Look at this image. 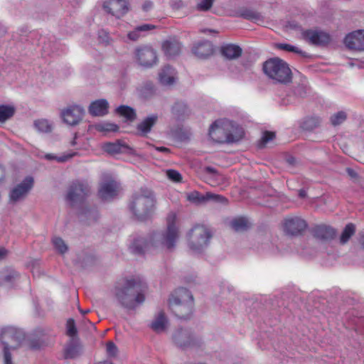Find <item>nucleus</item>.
<instances>
[{"label": "nucleus", "mask_w": 364, "mask_h": 364, "mask_svg": "<svg viewBox=\"0 0 364 364\" xmlns=\"http://www.w3.org/2000/svg\"><path fill=\"white\" fill-rule=\"evenodd\" d=\"M80 345L78 338H71L64 349L65 359H74L80 354Z\"/></svg>", "instance_id": "72a5a7b5"}, {"label": "nucleus", "mask_w": 364, "mask_h": 364, "mask_svg": "<svg viewBox=\"0 0 364 364\" xmlns=\"http://www.w3.org/2000/svg\"><path fill=\"white\" fill-rule=\"evenodd\" d=\"M173 136L180 141H185L189 139V134L183 127H177L172 130Z\"/></svg>", "instance_id": "8fccbe9b"}, {"label": "nucleus", "mask_w": 364, "mask_h": 364, "mask_svg": "<svg viewBox=\"0 0 364 364\" xmlns=\"http://www.w3.org/2000/svg\"><path fill=\"white\" fill-rule=\"evenodd\" d=\"M174 345L182 350L203 349L205 343L203 338L188 328H178L172 334Z\"/></svg>", "instance_id": "0eeeda50"}, {"label": "nucleus", "mask_w": 364, "mask_h": 364, "mask_svg": "<svg viewBox=\"0 0 364 364\" xmlns=\"http://www.w3.org/2000/svg\"><path fill=\"white\" fill-rule=\"evenodd\" d=\"M187 200L198 205L205 204L208 201H213L221 204H227L228 202V200L221 195L215 194L211 192H207L205 194H202L197 191L188 193Z\"/></svg>", "instance_id": "f8f14e48"}, {"label": "nucleus", "mask_w": 364, "mask_h": 364, "mask_svg": "<svg viewBox=\"0 0 364 364\" xmlns=\"http://www.w3.org/2000/svg\"><path fill=\"white\" fill-rule=\"evenodd\" d=\"M301 34L303 39L309 44L319 47L326 46L331 40V36L322 31L309 29Z\"/></svg>", "instance_id": "4468645a"}, {"label": "nucleus", "mask_w": 364, "mask_h": 364, "mask_svg": "<svg viewBox=\"0 0 364 364\" xmlns=\"http://www.w3.org/2000/svg\"><path fill=\"white\" fill-rule=\"evenodd\" d=\"M171 111L176 121H184L191 114L188 106L183 101L175 102L171 107Z\"/></svg>", "instance_id": "cd10ccee"}, {"label": "nucleus", "mask_w": 364, "mask_h": 364, "mask_svg": "<svg viewBox=\"0 0 364 364\" xmlns=\"http://www.w3.org/2000/svg\"><path fill=\"white\" fill-rule=\"evenodd\" d=\"M66 333L71 338H77V330L73 318H69L67 321Z\"/></svg>", "instance_id": "3c124183"}, {"label": "nucleus", "mask_w": 364, "mask_h": 364, "mask_svg": "<svg viewBox=\"0 0 364 364\" xmlns=\"http://www.w3.org/2000/svg\"><path fill=\"white\" fill-rule=\"evenodd\" d=\"M294 94L299 97H304L306 94V87L304 85H299L294 88Z\"/></svg>", "instance_id": "6e6d98bb"}, {"label": "nucleus", "mask_w": 364, "mask_h": 364, "mask_svg": "<svg viewBox=\"0 0 364 364\" xmlns=\"http://www.w3.org/2000/svg\"><path fill=\"white\" fill-rule=\"evenodd\" d=\"M136 30L139 31V32H143V31H148L154 29L156 28V26L152 24L146 23V24H143V25L136 26Z\"/></svg>", "instance_id": "052dcab7"}, {"label": "nucleus", "mask_w": 364, "mask_h": 364, "mask_svg": "<svg viewBox=\"0 0 364 364\" xmlns=\"http://www.w3.org/2000/svg\"><path fill=\"white\" fill-rule=\"evenodd\" d=\"M347 119V114L344 111H339L330 117V122L333 127L338 126Z\"/></svg>", "instance_id": "49530a36"}, {"label": "nucleus", "mask_w": 364, "mask_h": 364, "mask_svg": "<svg viewBox=\"0 0 364 364\" xmlns=\"http://www.w3.org/2000/svg\"><path fill=\"white\" fill-rule=\"evenodd\" d=\"M94 127L97 132H102L105 135L109 132H117L119 129V127L117 124L109 122L97 123Z\"/></svg>", "instance_id": "ea45409f"}, {"label": "nucleus", "mask_w": 364, "mask_h": 364, "mask_svg": "<svg viewBox=\"0 0 364 364\" xmlns=\"http://www.w3.org/2000/svg\"><path fill=\"white\" fill-rule=\"evenodd\" d=\"M20 279V274L14 268L5 267L0 272V286L13 288L15 282Z\"/></svg>", "instance_id": "b1692460"}, {"label": "nucleus", "mask_w": 364, "mask_h": 364, "mask_svg": "<svg viewBox=\"0 0 364 364\" xmlns=\"http://www.w3.org/2000/svg\"><path fill=\"white\" fill-rule=\"evenodd\" d=\"M168 323L167 318L164 311H161L151 322V328L156 333L164 331Z\"/></svg>", "instance_id": "c9c22d12"}, {"label": "nucleus", "mask_w": 364, "mask_h": 364, "mask_svg": "<svg viewBox=\"0 0 364 364\" xmlns=\"http://www.w3.org/2000/svg\"><path fill=\"white\" fill-rule=\"evenodd\" d=\"M173 68L169 65H165L159 74V82L162 85L171 86L175 83L176 78L173 75Z\"/></svg>", "instance_id": "473e14b6"}, {"label": "nucleus", "mask_w": 364, "mask_h": 364, "mask_svg": "<svg viewBox=\"0 0 364 364\" xmlns=\"http://www.w3.org/2000/svg\"><path fill=\"white\" fill-rule=\"evenodd\" d=\"M191 51L198 58L207 59L214 53V46L210 41L203 40L195 43Z\"/></svg>", "instance_id": "412c9836"}, {"label": "nucleus", "mask_w": 364, "mask_h": 364, "mask_svg": "<svg viewBox=\"0 0 364 364\" xmlns=\"http://www.w3.org/2000/svg\"><path fill=\"white\" fill-rule=\"evenodd\" d=\"M230 227L235 232H245L250 228V224L245 217H238L232 220Z\"/></svg>", "instance_id": "4c0bfd02"}, {"label": "nucleus", "mask_w": 364, "mask_h": 364, "mask_svg": "<svg viewBox=\"0 0 364 364\" xmlns=\"http://www.w3.org/2000/svg\"><path fill=\"white\" fill-rule=\"evenodd\" d=\"M117 183L112 178L107 177L100 183L98 197L102 201L112 200L117 196Z\"/></svg>", "instance_id": "2eb2a0df"}, {"label": "nucleus", "mask_w": 364, "mask_h": 364, "mask_svg": "<svg viewBox=\"0 0 364 364\" xmlns=\"http://www.w3.org/2000/svg\"><path fill=\"white\" fill-rule=\"evenodd\" d=\"M361 30H358L348 33L344 38L345 46L350 50H363Z\"/></svg>", "instance_id": "c85d7f7f"}, {"label": "nucleus", "mask_w": 364, "mask_h": 364, "mask_svg": "<svg viewBox=\"0 0 364 364\" xmlns=\"http://www.w3.org/2000/svg\"><path fill=\"white\" fill-rule=\"evenodd\" d=\"M204 171L206 173L210 174L213 176H216L218 175V170L212 166H205L204 168Z\"/></svg>", "instance_id": "69168bd1"}, {"label": "nucleus", "mask_w": 364, "mask_h": 364, "mask_svg": "<svg viewBox=\"0 0 364 364\" xmlns=\"http://www.w3.org/2000/svg\"><path fill=\"white\" fill-rule=\"evenodd\" d=\"M213 237L211 231L204 225H197L188 232V246L195 254H202Z\"/></svg>", "instance_id": "6e6552de"}, {"label": "nucleus", "mask_w": 364, "mask_h": 364, "mask_svg": "<svg viewBox=\"0 0 364 364\" xmlns=\"http://www.w3.org/2000/svg\"><path fill=\"white\" fill-rule=\"evenodd\" d=\"M114 113L117 115L124 118V122L127 123L134 122L137 117L135 109L129 105H119L114 109Z\"/></svg>", "instance_id": "2f4dec72"}, {"label": "nucleus", "mask_w": 364, "mask_h": 364, "mask_svg": "<svg viewBox=\"0 0 364 364\" xmlns=\"http://www.w3.org/2000/svg\"><path fill=\"white\" fill-rule=\"evenodd\" d=\"M46 333L44 329L37 328L31 334L26 336L25 341L26 346L30 350H39L46 346L45 339Z\"/></svg>", "instance_id": "a211bd4d"}, {"label": "nucleus", "mask_w": 364, "mask_h": 364, "mask_svg": "<svg viewBox=\"0 0 364 364\" xmlns=\"http://www.w3.org/2000/svg\"><path fill=\"white\" fill-rule=\"evenodd\" d=\"M245 130L237 122L229 119H218L209 127L210 138L218 144H237L245 137Z\"/></svg>", "instance_id": "7ed1b4c3"}, {"label": "nucleus", "mask_w": 364, "mask_h": 364, "mask_svg": "<svg viewBox=\"0 0 364 364\" xmlns=\"http://www.w3.org/2000/svg\"><path fill=\"white\" fill-rule=\"evenodd\" d=\"M122 147V151L120 154H125L129 156H136L137 154L136 151L131 146H129L127 144L123 141Z\"/></svg>", "instance_id": "4d7b16f0"}, {"label": "nucleus", "mask_w": 364, "mask_h": 364, "mask_svg": "<svg viewBox=\"0 0 364 364\" xmlns=\"http://www.w3.org/2000/svg\"><path fill=\"white\" fill-rule=\"evenodd\" d=\"M9 254V251L4 247H0V261L6 259Z\"/></svg>", "instance_id": "338daca9"}, {"label": "nucleus", "mask_w": 364, "mask_h": 364, "mask_svg": "<svg viewBox=\"0 0 364 364\" xmlns=\"http://www.w3.org/2000/svg\"><path fill=\"white\" fill-rule=\"evenodd\" d=\"M136 58L139 64L146 68L152 67L158 60L156 51L149 46L136 49Z\"/></svg>", "instance_id": "dca6fc26"}, {"label": "nucleus", "mask_w": 364, "mask_h": 364, "mask_svg": "<svg viewBox=\"0 0 364 364\" xmlns=\"http://www.w3.org/2000/svg\"><path fill=\"white\" fill-rule=\"evenodd\" d=\"M162 50L168 59H171L178 55L181 50V43L176 38H171L162 43Z\"/></svg>", "instance_id": "5701e85b"}, {"label": "nucleus", "mask_w": 364, "mask_h": 364, "mask_svg": "<svg viewBox=\"0 0 364 364\" xmlns=\"http://www.w3.org/2000/svg\"><path fill=\"white\" fill-rule=\"evenodd\" d=\"M84 114L83 107L74 105L63 109L60 112V117L65 124L73 127L82 121Z\"/></svg>", "instance_id": "ddd939ff"}, {"label": "nucleus", "mask_w": 364, "mask_h": 364, "mask_svg": "<svg viewBox=\"0 0 364 364\" xmlns=\"http://www.w3.org/2000/svg\"><path fill=\"white\" fill-rule=\"evenodd\" d=\"M220 53L227 60H235L241 56L242 49L237 45L228 43L222 46Z\"/></svg>", "instance_id": "c756f323"}, {"label": "nucleus", "mask_w": 364, "mask_h": 364, "mask_svg": "<svg viewBox=\"0 0 364 364\" xmlns=\"http://www.w3.org/2000/svg\"><path fill=\"white\" fill-rule=\"evenodd\" d=\"M263 73L277 82L287 85L292 81V72L289 64L284 60L274 57L267 59L262 64Z\"/></svg>", "instance_id": "39448f33"}, {"label": "nucleus", "mask_w": 364, "mask_h": 364, "mask_svg": "<svg viewBox=\"0 0 364 364\" xmlns=\"http://www.w3.org/2000/svg\"><path fill=\"white\" fill-rule=\"evenodd\" d=\"M275 47L279 50L299 55L303 58H310L311 55L301 50L298 47L287 43H276Z\"/></svg>", "instance_id": "58836bf2"}, {"label": "nucleus", "mask_w": 364, "mask_h": 364, "mask_svg": "<svg viewBox=\"0 0 364 364\" xmlns=\"http://www.w3.org/2000/svg\"><path fill=\"white\" fill-rule=\"evenodd\" d=\"M146 284L140 279H125L114 284L112 293L122 307L129 311L135 310L145 300Z\"/></svg>", "instance_id": "f03ea898"}, {"label": "nucleus", "mask_w": 364, "mask_h": 364, "mask_svg": "<svg viewBox=\"0 0 364 364\" xmlns=\"http://www.w3.org/2000/svg\"><path fill=\"white\" fill-rule=\"evenodd\" d=\"M118 348L112 341L107 343V353L109 357H115L117 355Z\"/></svg>", "instance_id": "5fc2aeb1"}, {"label": "nucleus", "mask_w": 364, "mask_h": 364, "mask_svg": "<svg viewBox=\"0 0 364 364\" xmlns=\"http://www.w3.org/2000/svg\"><path fill=\"white\" fill-rule=\"evenodd\" d=\"M102 6L106 13L117 19L124 16L130 10L128 0H105Z\"/></svg>", "instance_id": "9d476101"}, {"label": "nucleus", "mask_w": 364, "mask_h": 364, "mask_svg": "<svg viewBox=\"0 0 364 364\" xmlns=\"http://www.w3.org/2000/svg\"><path fill=\"white\" fill-rule=\"evenodd\" d=\"M286 27L293 30H299L301 28L300 24L296 21H289L286 23Z\"/></svg>", "instance_id": "e2e57ef3"}, {"label": "nucleus", "mask_w": 364, "mask_h": 364, "mask_svg": "<svg viewBox=\"0 0 364 364\" xmlns=\"http://www.w3.org/2000/svg\"><path fill=\"white\" fill-rule=\"evenodd\" d=\"M34 179L32 176H26L21 183L14 187L10 192V199L13 202H17L26 196L33 188Z\"/></svg>", "instance_id": "6ab92c4d"}, {"label": "nucleus", "mask_w": 364, "mask_h": 364, "mask_svg": "<svg viewBox=\"0 0 364 364\" xmlns=\"http://www.w3.org/2000/svg\"><path fill=\"white\" fill-rule=\"evenodd\" d=\"M237 16L254 22L263 21V16L260 13L247 8L239 10L237 12Z\"/></svg>", "instance_id": "e433bc0d"}, {"label": "nucleus", "mask_w": 364, "mask_h": 364, "mask_svg": "<svg viewBox=\"0 0 364 364\" xmlns=\"http://www.w3.org/2000/svg\"><path fill=\"white\" fill-rule=\"evenodd\" d=\"M192 301L193 303V296L192 293L185 287H179L176 289L168 299V303H188Z\"/></svg>", "instance_id": "bb28decb"}, {"label": "nucleus", "mask_w": 364, "mask_h": 364, "mask_svg": "<svg viewBox=\"0 0 364 364\" xmlns=\"http://www.w3.org/2000/svg\"><path fill=\"white\" fill-rule=\"evenodd\" d=\"M123 141L117 139L115 142H107L103 146L105 152L110 155L120 154L122 151Z\"/></svg>", "instance_id": "c03bdc74"}, {"label": "nucleus", "mask_w": 364, "mask_h": 364, "mask_svg": "<svg viewBox=\"0 0 364 364\" xmlns=\"http://www.w3.org/2000/svg\"><path fill=\"white\" fill-rule=\"evenodd\" d=\"M321 119L318 117L313 116L306 117L301 124V128L305 131H313L319 127Z\"/></svg>", "instance_id": "a19ab883"}, {"label": "nucleus", "mask_w": 364, "mask_h": 364, "mask_svg": "<svg viewBox=\"0 0 364 364\" xmlns=\"http://www.w3.org/2000/svg\"><path fill=\"white\" fill-rule=\"evenodd\" d=\"M156 89L154 84L147 81L138 90L139 96L144 100L151 99L156 95Z\"/></svg>", "instance_id": "f704fd0d"}, {"label": "nucleus", "mask_w": 364, "mask_h": 364, "mask_svg": "<svg viewBox=\"0 0 364 364\" xmlns=\"http://www.w3.org/2000/svg\"><path fill=\"white\" fill-rule=\"evenodd\" d=\"M166 174L167 178L174 183H180L182 181V176L176 170L168 169L166 171Z\"/></svg>", "instance_id": "603ef678"}, {"label": "nucleus", "mask_w": 364, "mask_h": 364, "mask_svg": "<svg viewBox=\"0 0 364 364\" xmlns=\"http://www.w3.org/2000/svg\"><path fill=\"white\" fill-rule=\"evenodd\" d=\"M52 244L55 250L60 255H64L68 251V246L60 237L55 236L52 238Z\"/></svg>", "instance_id": "a18cd8bd"}, {"label": "nucleus", "mask_w": 364, "mask_h": 364, "mask_svg": "<svg viewBox=\"0 0 364 364\" xmlns=\"http://www.w3.org/2000/svg\"><path fill=\"white\" fill-rule=\"evenodd\" d=\"M346 172L348 174V176L352 178H357L358 177V173L351 168H347Z\"/></svg>", "instance_id": "774afa93"}, {"label": "nucleus", "mask_w": 364, "mask_h": 364, "mask_svg": "<svg viewBox=\"0 0 364 364\" xmlns=\"http://www.w3.org/2000/svg\"><path fill=\"white\" fill-rule=\"evenodd\" d=\"M88 112L93 117H103L109 112V103L105 99L95 100L88 107Z\"/></svg>", "instance_id": "a878e982"}, {"label": "nucleus", "mask_w": 364, "mask_h": 364, "mask_svg": "<svg viewBox=\"0 0 364 364\" xmlns=\"http://www.w3.org/2000/svg\"><path fill=\"white\" fill-rule=\"evenodd\" d=\"M168 307L172 313L179 319L189 320L193 312V303H168Z\"/></svg>", "instance_id": "aec40b11"}, {"label": "nucleus", "mask_w": 364, "mask_h": 364, "mask_svg": "<svg viewBox=\"0 0 364 364\" xmlns=\"http://www.w3.org/2000/svg\"><path fill=\"white\" fill-rule=\"evenodd\" d=\"M99 39L101 42L107 43L109 42V36L108 33L102 30L99 32Z\"/></svg>", "instance_id": "0e129e2a"}, {"label": "nucleus", "mask_w": 364, "mask_h": 364, "mask_svg": "<svg viewBox=\"0 0 364 364\" xmlns=\"http://www.w3.org/2000/svg\"><path fill=\"white\" fill-rule=\"evenodd\" d=\"M275 138V133L271 131H265L258 141L257 146L259 149L265 147L266 144Z\"/></svg>", "instance_id": "09e8293b"}, {"label": "nucleus", "mask_w": 364, "mask_h": 364, "mask_svg": "<svg viewBox=\"0 0 364 364\" xmlns=\"http://www.w3.org/2000/svg\"><path fill=\"white\" fill-rule=\"evenodd\" d=\"M25 339V333L18 328L8 326L0 331V342L4 346V363L13 364L11 349L18 348Z\"/></svg>", "instance_id": "423d86ee"}, {"label": "nucleus", "mask_w": 364, "mask_h": 364, "mask_svg": "<svg viewBox=\"0 0 364 364\" xmlns=\"http://www.w3.org/2000/svg\"><path fill=\"white\" fill-rule=\"evenodd\" d=\"M34 127L41 132L48 133L52 131L51 125L46 119H38L33 123Z\"/></svg>", "instance_id": "de8ad7c7"}, {"label": "nucleus", "mask_w": 364, "mask_h": 364, "mask_svg": "<svg viewBox=\"0 0 364 364\" xmlns=\"http://www.w3.org/2000/svg\"><path fill=\"white\" fill-rule=\"evenodd\" d=\"M214 1L215 0H200V2L197 4L196 9L200 11H208L211 9Z\"/></svg>", "instance_id": "864d4df0"}, {"label": "nucleus", "mask_w": 364, "mask_h": 364, "mask_svg": "<svg viewBox=\"0 0 364 364\" xmlns=\"http://www.w3.org/2000/svg\"><path fill=\"white\" fill-rule=\"evenodd\" d=\"M96 262V256L87 250L80 251L75 259V264L83 269L93 267Z\"/></svg>", "instance_id": "393cba45"}, {"label": "nucleus", "mask_w": 364, "mask_h": 364, "mask_svg": "<svg viewBox=\"0 0 364 364\" xmlns=\"http://www.w3.org/2000/svg\"><path fill=\"white\" fill-rule=\"evenodd\" d=\"M16 112V107L11 105H0V123L11 119Z\"/></svg>", "instance_id": "79ce46f5"}, {"label": "nucleus", "mask_w": 364, "mask_h": 364, "mask_svg": "<svg viewBox=\"0 0 364 364\" xmlns=\"http://www.w3.org/2000/svg\"><path fill=\"white\" fill-rule=\"evenodd\" d=\"M139 31L136 30V28H135V29L134 31L129 32L127 34V37H128V38L129 40L133 41H136L139 38Z\"/></svg>", "instance_id": "680f3d73"}, {"label": "nucleus", "mask_w": 364, "mask_h": 364, "mask_svg": "<svg viewBox=\"0 0 364 364\" xmlns=\"http://www.w3.org/2000/svg\"><path fill=\"white\" fill-rule=\"evenodd\" d=\"M170 6L174 10H179L183 8L186 5L182 0H171Z\"/></svg>", "instance_id": "13d9d810"}, {"label": "nucleus", "mask_w": 364, "mask_h": 364, "mask_svg": "<svg viewBox=\"0 0 364 364\" xmlns=\"http://www.w3.org/2000/svg\"><path fill=\"white\" fill-rule=\"evenodd\" d=\"M76 215L79 222L85 226H90L97 223L100 218L97 208L86 204L79 205Z\"/></svg>", "instance_id": "9b49d317"}, {"label": "nucleus", "mask_w": 364, "mask_h": 364, "mask_svg": "<svg viewBox=\"0 0 364 364\" xmlns=\"http://www.w3.org/2000/svg\"><path fill=\"white\" fill-rule=\"evenodd\" d=\"M176 215H170L167 218V229L165 232H152L146 235H135L130 244L131 252L139 256L160 247L171 250L175 247L178 237V230L176 225Z\"/></svg>", "instance_id": "f257e3e1"}, {"label": "nucleus", "mask_w": 364, "mask_h": 364, "mask_svg": "<svg viewBox=\"0 0 364 364\" xmlns=\"http://www.w3.org/2000/svg\"><path fill=\"white\" fill-rule=\"evenodd\" d=\"M307 226L306 220L299 217H294L284 220V230L288 235L298 236L305 231Z\"/></svg>", "instance_id": "f3484780"}, {"label": "nucleus", "mask_w": 364, "mask_h": 364, "mask_svg": "<svg viewBox=\"0 0 364 364\" xmlns=\"http://www.w3.org/2000/svg\"><path fill=\"white\" fill-rule=\"evenodd\" d=\"M313 236L321 241L327 242L333 240L336 236V230L330 225L321 224L314 226L311 230Z\"/></svg>", "instance_id": "4be33fe9"}, {"label": "nucleus", "mask_w": 364, "mask_h": 364, "mask_svg": "<svg viewBox=\"0 0 364 364\" xmlns=\"http://www.w3.org/2000/svg\"><path fill=\"white\" fill-rule=\"evenodd\" d=\"M355 225L353 223H348L347 224L345 228H343L340 237H339V242L341 245L346 244L350 237L355 234Z\"/></svg>", "instance_id": "37998d69"}, {"label": "nucleus", "mask_w": 364, "mask_h": 364, "mask_svg": "<svg viewBox=\"0 0 364 364\" xmlns=\"http://www.w3.org/2000/svg\"><path fill=\"white\" fill-rule=\"evenodd\" d=\"M155 203L154 192L148 188L142 187L139 192L132 195L129 208L136 220L144 222L151 218Z\"/></svg>", "instance_id": "20e7f679"}, {"label": "nucleus", "mask_w": 364, "mask_h": 364, "mask_svg": "<svg viewBox=\"0 0 364 364\" xmlns=\"http://www.w3.org/2000/svg\"><path fill=\"white\" fill-rule=\"evenodd\" d=\"M77 152H72L70 154H65L61 156H57L56 161L60 163L65 162L69 159H72L73 156H76Z\"/></svg>", "instance_id": "bf43d9fd"}, {"label": "nucleus", "mask_w": 364, "mask_h": 364, "mask_svg": "<svg viewBox=\"0 0 364 364\" xmlns=\"http://www.w3.org/2000/svg\"><path fill=\"white\" fill-rule=\"evenodd\" d=\"M159 115L153 114L145 117L139 124H137L136 129L140 132L139 135L144 136L149 133L152 127L157 123Z\"/></svg>", "instance_id": "7c9ffc66"}, {"label": "nucleus", "mask_w": 364, "mask_h": 364, "mask_svg": "<svg viewBox=\"0 0 364 364\" xmlns=\"http://www.w3.org/2000/svg\"><path fill=\"white\" fill-rule=\"evenodd\" d=\"M90 194L89 186L82 181H73L68 188L66 200L70 205L74 208L77 203L85 204L83 202Z\"/></svg>", "instance_id": "1a4fd4ad"}]
</instances>
